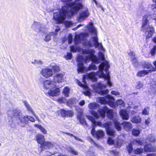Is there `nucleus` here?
Wrapping results in <instances>:
<instances>
[{
	"label": "nucleus",
	"instance_id": "35",
	"mask_svg": "<svg viewBox=\"0 0 156 156\" xmlns=\"http://www.w3.org/2000/svg\"><path fill=\"white\" fill-rule=\"evenodd\" d=\"M148 92L151 95L156 94V87L152 85L148 89Z\"/></svg>",
	"mask_w": 156,
	"mask_h": 156
},
{
	"label": "nucleus",
	"instance_id": "32",
	"mask_svg": "<svg viewBox=\"0 0 156 156\" xmlns=\"http://www.w3.org/2000/svg\"><path fill=\"white\" fill-rule=\"evenodd\" d=\"M88 107L90 109H95L99 107V105L95 103H91L89 104Z\"/></svg>",
	"mask_w": 156,
	"mask_h": 156
},
{
	"label": "nucleus",
	"instance_id": "57",
	"mask_svg": "<svg viewBox=\"0 0 156 156\" xmlns=\"http://www.w3.org/2000/svg\"><path fill=\"white\" fill-rule=\"evenodd\" d=\"M66 113V116L67 117H72L74 115L73 112L71 111H67Z\"/></svg>",
	"mask_w": 156,
	"mask_h": 156
},
{
	"label": "nucleus",
	"instance_id": "38",
	"mask_svg": "<svg viewBox=\"0 0 156 156\" xmlns=\"http://www.w3.org/2000/svg\"><path fill=\"white\" fill-rule=\"evenodd\" d=\"M143 86L144 84L143 83L140 81H138L134 86V87L137 89H141Z\"/></svg>",
	"mask_w": 156,
	"mask_h": 156
},
{
	"label": "nucleus",
	"instance_id": "16",
	"mask_svg": "<svg viewBox=\"0 0 156 156\" xmlns=\"http://www.w3.org/2000/svg\"><path fill=\"white\" fill-rule=\"evenodd\" d=\"M60 93L59 88L56 87L50 89L47 94L49 96L56 97L58 96Z\"/></svg>",
	"mask_w": 156,
	"mask_h": 156
},
{
	"label": "nucleus",
	"instance_id": "46",
	"mask_svg": "<svg viewBox=\"0 0 156 156\" xmlns=\"http://www.w3.org/2000/svg\"><path fill=\"white\" fill-rule=\"evenodd\" d=\"M95 47L96 48H98L99 50H102L103 51H105V49L104 48L101 43L98 42V44H97V45H96Z\"/></svg>",
	"mask_w": 156,
	"mask_h": 156
},
{
	"label": "nucleus",
	"instance_id": "23",
	"mask_svg": "<svg viewBox=\"0 0 156 156\" xmlns=\"http://www.w3.org/2000/svg\"><path fill=\"white\" fill-rule=\"evenodd\" d=\"M77 83L79 86L83 87L85 89L86 91L83 92L84 94L86 96H89L90 95V92L86 84H83L78 80H77Z\"/></svg>",
	"mask_w": 156,
	"mask_h": 156
},
{
	"label": "nucleus",
	"instance_id": "2",
	"mask_svg": "<svg viewBox=\"0 0 156 156\" xmlns=\"http://www.w3.org/2000/svg\"><path fill=\"white\" fill-rule=\"evenodd\" d=\"M99 58L97 57L99 59V62H102L101 63L99 66L98 71L95 73L93 72H91L86 76H84L83 77V82L85 83V79H88L93 81H95L97 80V78L96 75L98 76L99 77L103 78L107 81V84L111 87L112 86V83L110 80V76L108 70L109 67V65L108 62L105 59L104 55L101 52L98 53ZM97 64H98L97 63Z\"/></svg>",
	"mask_w": 156,
	"mask_h": 156
},
{
	"label": "nucleus",
	"instance_id": "61",
	"mask_svg": "<svg viewBox=\"0 0 156 156\" xmlns=\"http://www.w3.org/2000/svg\"><path fill=\"white\" fill-rule=\"evenodd\" d=\"M111 93L112 94L115 96L119 95L120 94V93L119 92H118L117 91L115 90H112L111 92Z\"/></svg>",
	"mask_w": 156,
	"mask_h": 156
},
{
	"label": "nucleus",
	"instance_id": "56",
	"mask_svg": "<svg viewBox=\"0 0 156 156\" xmlns=\"http://www.w3.org/2000/svg\"><path fill=\"white\" fill-rule=\"evenodd\" d=\"M68 42L69 44H70L73 41V36L71 34H69L68 37Z\"/></svg>",
	"mask_w": 156,
	"mask_h": 156
},
{
	"label": "nucleus",
	"instance_id": "9",
	"mask_svg": "<svg viewBox=\"0 0 156 156\" xmlns=\"http://www.w3.org/2000/svg\"><path fill=\"white\" fill-rule=\"evenodd\" d=\"M97 101L101 104H107L112 108L115 107L114 99L110 95H108L105 98L101 97L97 99Z\"/></svg>",
	"mask_w": 156,
	"mask_h": 156
},
{
	"label": "nucleus",
	"instance_id": "26",
	"mask_svg": "<svg viewBox=\"0 0 156 156\" xmlns=\"http://www.w3.org/2000/svg\"><path fill=\"white\" fill-rule=\"evenodd\" d=\"M23 103H24V104L25 105V106L26 107L27 110L28 111H30L32 113V114L34 115V116L38 120H39V119H38V117L34 114V112L32 110L31 107L27 103V102H26V101H24L23 102Z\"/></svg>",
	"mask_w": 156,
	"mask_h": 156
},
{
	"label": "nucleus",
	"instance_id": "24",
	"mask_svg": "<svg viewBox=\"0 0 156 156\" xmlns=\"http://www.w3.org/2000/svg\"><path fill=\"white\" fill-rule=\"evenodd\" d=\"M119 113L123 119L128 120L129 119V112L123 109L120 110Z\"/></svg>",
	"mask_w": 156,
	"mask_h": 156
},
{
	"label": "nucleus",
	"instance_id": "29",
	"mask_svg": "<svg viewBox=\"0 0 156 156\" xmlns=\"http://www.w3.org/2000/svg\"><path fill=\"white\" fill-rule=\"evenodd\" d=\"M149 73L148 71L144 70L139 71L137 73L136 76L139 77H141L144 76L145 75L148 74Z\"/></svg>",
	"mask_w": 156,
	"mask_h": 156
},
{
	"label": "nucleus",
	"instance_id": "3",
	"mask_svg": "<svg viewBox=\"0 0 156 156\" xmlns=\"http://www.w3.org/2000/svg\"><path fill=\"white\" fill-rule=\"evenodd\" d=\"M70 49L72 52H75L77 51L81 52L83 55V56L79 55L77 58L78 72H82L83 71L84 62L87 63L90 61H92L95 63H98L99 62V59H97V57L95 55V51L93 49L85 48H84L81 49L80 48H77L73 46L71 47Z\"/></svg>",
	"mask_w": 156,
	"mask_h": 156
},
{
	"label": "nucleus",
	"instance_id": "63",
	"mask_svg": "<svg viewBox=\"0 0 156 156\" xmlns=\"http://www.w3.org/2000/svg\"><path fill=\"white\" fill-rule=\"evenodd\" d=\"M132 107H131L130 111H131V113L132 114H135V113L138 112L140 111V110H134V109L132 110Z\"/></svg>",
	"mask_w": 156,
	"mask_h": 156
},
{
	"label": "nucleus",
	"instance_id": "48",
	"mask_svg": "<svg viewBox=\"0 0 156 156\" xmlns=\"http://www.w3.org/2000/svg\"><path fill=\"white\" fill-rule=\"evenodd\" d=\"M97 69L96 66L93 63L91 64L88 68V70L90 71L92 70H96Z\"/></svg>",
	"mask_w": 156,
	"mask_h": 156
},
{
	"label": "nucleus",
	"instance_id": "7",
	"mask_svg": "<svg viewBox=\"0 0 156 156\" xmlns=\"http://www.w3.org/2000/svg\"><path fill=\"white\" fill-rule=\"evenodd\" d=\"M87 118L92 122L93 126H98L101 127H105L107 133L108 135L114 136L115 132L112 129V124L111 122H108L107 123L102 124L100 122H96L94 118L90 115H87Z\"/></svg>",
	"mask_w": 156,
	"mask_h": 156
},
{
	"label": "nucleus",
	"instance_id": "36",
	"mask_svg": "<svg viewBox=\"0 0 156 156\" xmlns=\"http://www.w3.org/2000/svg\"><path fill=\"white\" fill-rule=\"evenodd\" d=\"M153 1L156 3L155 5H152V8L154 12H156V0H152ZM151 17L153 20L156 21V14H153L151 16Z\"/></svg>",
	"mask_w": 156,
	"mask_h": 156
},
{
	"label": "nucleus",
	"instance_id": "12",
	"mask_svg": "<svg viewBox=\"0 0 156 156\" xmlns=\"http://www.w3.org/2000/svg\"><path fill=\"white\" fill-rule=\"evenodd\" d=\"M106 86L107 84H105L101 82H99L96 87L94 88V89L96 92L101 95H103L104 94L107 93L108 92V90L105 91L103 90L105 89Z\"/></svg>",
	"mask_w": 156,
	"mask_h": 156
},
{
	"label": "nucleus",
	"instance_id": "33",
	"mask_svg": "<svg viewBox=\"0 0 156 156\" xmlns=\"http://www.w3.org/2000/svg\"><path fill=\"white\" fill-rule=\"evenodd\" d=\"M68 151L70 153L74 155H77L78 154V152L73 148L70 146H68L66 147Z\"/></svg>",
	"mask_w": 156,
	"mask_h": 156
},
{
	"label": "nucleus",
	"instance_id": "64",
	"mask_svg": "<svg viewBox=\"0 0 156 156\" xmlns=\"http://www.w3.org/2000/svg\"><path fill=\"white\" fill-rule=\"evenodd\" d=\"M123 141L121 140H119L117 143V145L118 147H120L123 144Z\"/></svg>",
	"mask_w": 156,
	"mask_h": 156
},
{
	"label": "nucleus",
	"instance_id": "50",
	"mask_svg": "<svg viewBox=\"0 0 156 156\" xmlns=\"http://www.w3.org/2000/svg\"><path fill=\"white\" fill-rule=\"evenodd\" d=\"M140 133V131L138 130L133 129L132 130V134L135 136H137Z\"/></svg>",
	"mask_w": 156,
	"mask_h": 156
},
{
	"label": "nucleus",
	"instance_id": "6",
	"mask_svg": "<svg viewBox=\"0 0 156 156\" xmlns=\"http://www.w3.org/2000/svg\"><path fill=\"white\" fill-rule=\"evenodd\" d=\"M8 115L12 118L18 119L20 122V125L22 127L24 126L28 122V115H24L22 114L19 109H14L12 111H9L7 112Z\"/></svg>",
	"mask_w": 156,
	"mask_h": 156
},
{
	"label": "nucleus",
	"instance_id": "21",
	"mask_svg": "<svg viewBox=\"0 0 156 156\" xmlns=\"http://www.w3.org/2000/svg\"><path fill=\"white\" fill-rule=\"evenodd\" d=\"M144 150L146 152H156V147H152L151 144H146L144 147Z\"/></svg>",
	"mask_w": 156,
	"mask_h": 156
},
{
	"label": "nucleus",
	"instance_id": "52",
	"mask_svg": "<svg viewBox=\"0 0 156 156\" xmlns=\"http://www.w3.org/2000/svg\"><path fill=\"white\" fill-rule=\"evenodd\" d=\"M127 149L129 154L131 153L133 150V148L131 144H130L127 147Z\"/></svg>",
	"mask_w": 156,
	"mask_h": 156
},
{
	"label": "nucleus",
	"instance_id": "51",
	"mask_svg": "<svg viewBox=\"0 0 156 156\" xmlns=\"http://www.w3.org/2000/svg\"><path fill=\"white\" fill-rule=\"evenodd\" d=\"M149 139L150 141L152 142H156V137L154 135H150L149 137Z\"/></svg>",
	"mask_w": 156,
	"mask_h": 156
},
{
	"label": "nucleus",
	"instance_id": "11",
	"mask_svg": "<svg viewBox=\"0 0 156 156\" xmlns=\"http://www.w3.org/2000/svg\"><path fill=\"white\" fill-rule=\"evenodd\" d=\"M31 28L37 32L44 33L46 30L45 27L43 24L35 21L31 25Z\"/></svg>",
	"mask_w": 156,
	"mask_h": 156
},
{
	"label": "nucleus",
	"instance_id": "13",
	"mask_svg": "<svg viewBox=\"0 0 156 156\" xmlns=\"http://www.w3.org/2000/svg\"><path fill=\"white\" fill-rule=\"evenodd\" d=\"M42 85L44 89L48 90L55 87L56 86V83L53 80L46 79L42 82Z\"/></svg>",
	"mask_w": 156,
	"mask_h": 156
},
{
	"label": "nucleus",
	"instance_id": "47",
	"mask_svg": "<svg viewBox=\"0 0 156 156\" xmlns=\"http://www.w3.org/2000/svg\"><path fill=\"white\" fill-rule=\"evenodd\" d=\"M44 156H68L66 155H63L61 154H60L58 155H52L51 154V153L49 152H46V154Z\"/></svg>",
	"mask_w": 156,
	"mask_h": 156
},
{
	"label": "nucleus",
	"instance_id": "54",
	"mask_svg": "<svg viewBox=\"0 0 156 156\" xmlns=\"http://www.w3.org/2000/svg\"><path fill=\"white\" fill-rule=\"evenodd\" d=\"M91 114L93 115L97 119L99 118V115L97 112L94 111H91L90 112Z\"/></svg>",
	"mask_w": 156,
	"mask_h": 156
},
{
	"label": "nucleus",
	"instance_id": "15",
	"mask_svg": "<svg viewBox=\"0 0 156 156\" xmlns=\"http://www.w3.org/2000/svg\"><path fill=\"white\" fill-rule=\"evenodd\" d=\"M66 78L65 74L64 72L58 73L55 75L53 77V81L56 83H61L63 82Z\"/></svg>",
	"mask_w": 156,
	"mask_h": 156
},
{
	"label": "nucleus",
	"instance_id": "49",
	"mask_svg": "<svg viewBox=\"0 0 156 156\" xmlns=\"http://www.w3.org/2000/svg\"><path fill=\"white\" fill-rule=\"evenodd\" d=\"M57 101L59 103H66V99L64 98H60L57 99Z\"/></svg>",
	"mask_w": 156,
	"mask_h": 156
},
{
	"label": "nucleus",
	"instance_id": "59",
	"mask_svg": "<svg viewBox=\"0 0 156 156\" xmlns=\"http://www.w3.org/2000/svg\"><path fill=\"white\" fill-rule=\"evenodd\" d=\"M72 57V54L70 53H68L65 56L67 59H70Z\"/></svg>",
	"mask_w": 156,
	"mask_h": 156
},
{
	"label": "nucleus",
	"instance_id": "39",
	"mask_svg": "<svg viewBox=\"0 0 156 156\" xmlns=\"http://www.w3.org/2000/svg\"><path fill=\"white\" fill-rule=\"evenodd\" d=\"M129 55L130 56L132 61L134 62V61H136V59L135 57V54L133 51H129L128 52Z\"/></svg>",
	"mask_w": 156,
	"mask_h": 156
},
{
	"label": "nucleus",
	"instance_id": "40",
	"mask_svg": "<svg viewBox=\"0 0 156 156\" xmlns=\"http://www.w3.org/2000/svg\"><path fill=\"white\" fill-rule=\"evenodd\" d=\"M55 34L53 32H50L47 35L45 36L44 40L46 42H48L51 40V36Z\"/></svg>",
	"mask_w": 156,
	"mask_h": 156
},
{
	"label": "nucleus",
	"instance_id": "44",
	"mask_svg": "<svg viewBox=\"0 0 156 156\" xmlns=\"http://www.w3.org/2000/svg\"><path fill=\"white\" fill-rule=\"evenodd\" d=\"M149 108L148 107L145 108L142 112V114L144 115H149Z\"/></svg>",
	"mask_w": 156,
	"mask_h": 156
},
{
	"label": "nucleus",
	"instance_id": "19",
	"mask_svg": "<svg viewBox=\"0 0 156 156\" xmlns=\"http://www.w3.org/2000/svg\"><path fill=\"white\" fill-rule=\"evenodd\" d=\"M89 15V12L87 9L83 11L80 14V17L78 18L79 22L83 21L85 18L88 16Z\"/></svg>",
	"mask_w": 156,
	"mask_h": 156
},
{
	"label": "nucleus",
	"instance_id": "41",
	"mask_svg": "<svg viewBox=\"0 0 156 156\" xmlns=\"http://www.w3.org/2000/svg\"><path fill=\"white\" fill-rule=\"evenodd\" d=\"M70 92V89L67 87H65L63 91V93L66 97H68L69 95Z\"/></svg>",
	"mask_w": 156,
	"mask_h": 156
},
{
	"label": "nucleus",
	"instance_id": "60",
	"mask_svg": "<svg viewBox=\"0 0 156 156\" xmlns=\"http://www.w3.org/2000/svg\"><path fill=\"white\" fill-rule=\"evenodd\" d=\"M151 120L150 118H148L147 119H145V125H147V126H148L151 122Z\"/></svg>",
	"mask_w": 156,
	"mask_h": 156
},
{
	"label": "nucleus",
	"instance_id": "42",
	"mask_svg": "<svg viewBox=\"0 0 156 156\" xmlns=\"http://www.w3.org/2000/svg\"><path fill=\"white\" fill-rule=\"evenodd\" d=\"M133 144L136 145H142L144 144V141L143 140L135 139L134 140Z\"/></svg>",
	"mask_w": 156,
	"mask_h": 156
},
{
	"label": "nucleus",
	"instance_id": "53",
	"mask_svg": "<svg viewBox=\"0 0 156 156\" xmlns=\"http://www.w3.org/2000/svg\"><path fill=\"white\" fill-rule=\"evenodd\" d=\"M67 111L64 109H62L60 110V114L63 117H66L67 116Z\"/></svg>",
	"mask_w": 156,
	"mask_h": 156
},
{
	"label": "nucleus",
	"instance_id": "43",
	"mask_svg": "<svg viewBox=\"0 0 156 156\" xmlns=\"http://www.w3.org/2000/svg\"><path fill=\"white\" fill-rule=\"evenodd\" d=\"M116 104L118 106L120 105L121 107H124L125 104L124 101L122 99L117 100L116 102Z\"/></svg>",
	"mask_w": 156,
	"mask_h": 156
},
{
	"label": "nucleus",
	"instance_id": "1",
	"mask_svg": "<svg viewBox=\"0 0 156 156\" xmlns=\"http://www.w3.org/2000/svg\"><path fill=\"white\" fill-rule=\"evenodd\" d=\"M75 2H72V0H61L65 6L62 7L58 12L54 13V19L59 23H62L66 16L70 17L76 13L82 7V4L77 3L80 0H75Z\"/></svg>",
	"mask_w": 156,
	"mask_h": 156
},
{
	"label": "nucleus",
	"instance_id": "4",
	"mask_svg": "<svg viewBox=\"0 0 156 156\" xmlns=\"http://www.w3.org/2000/svg\"><path fill=\"white\" fill-rule=\"evenodd\" d=\"M98 112L102 118L105 116L106 112L107 113V115L109 119H112L114 122V126L115 128L118 131H120L122 128L120 126V124L117 121L116 117L117 113L116 112H113L112 110L108 109L106 107H105L103 108H100L98 110Z\"/></svg>",
	"mask_w": 156,
	"mask_h": 156
},
{
	"label": "nucleus",
	"instance_id": "37",
	"mask_svg": "<svg viewBox=\"0 0 156 156\" xmlns=\"http://www.w3.org/2000/svg\"><path fill=\"white\" fill-rule=\"evenodd\" d=\"M31 63L32 64L34 65H41L43 64L42 61L40 59H33L31 61Z\"/></svg>",
	"mask_w": 156,
	"mask_h": 156
},
{
	"label": "nucleus",
	"instance_id": "18",
	"mask_svg": "<svg viewBox=\"0 0 156 156\" xmlns=\"http://www.w3.org/2000/svg\"><path fill=\"white\" fill-rule=\"evenodd\" d=\"M143 67L145 69H147L146 70L148 71L149 73L152 72L156 71V68L154 67L151 63L148 62H146L143 64Z\"/></svg>",
	"mask_w": 156,
	"mask_h": 156
},
{
	"label": "nucleus",
	"instance_id": "10",
	"mask_svg": "<svg viewBox=\"0 0 156 156\" xmlns=\"http://www.w3.org/2000/svg\"><path fill=\"white\" fill-rule=\"evenodd\" d=\"M92 37L90 41H86L84 43V45L85 47H95L98 44V37L97 34L91 35Z\"/></svg>",
	"mask_w": 156,
	"mask_h": 156
},
{
	"label": "nucleus",
	"instance_id": "45",
	"mask_svg": "<svg viewBox=\"0 0 156 156\" xmlns=\"http://www.w3.org/2000/svg\"><path fill=\"white\" fill-rule=\"evenodd\" d=\"M134 151L135 154H140L143 152V149L141 148H137L134 150Z\"/></svg>",
	"mask_w": 156,
	"mask_h": 156
},
{
	"label": "nucleus",
	"instance_id": "25",
	"mask_svg": "<svg viewBox=\"0 0 156 156\" xmlns=\"http://www.w3.org/2000/svg\"><path fill=\"white\" fill-rule=\"evenodd\" d=\"M124 129L126 131H129L132 128V124L131 123L129 122H125L122 123Z\"/></svg>",
	"mask_w": 156,
	"mask_h": 156
},
{
	"label": "nucleus",
	"instance_id": "55",
	"mask_svg": "<svg viewBox=\"0 0 156 156\" xmlns=\"http://www.w3.org/2000/svg\"><path fill=\"white\" fill-rule=\"evenodd\" d=\"M87 156H96L95 154L94 153L90 151H88L87 152Z\"/></svg>",
	"mask_w": 156,
	"mask_h": 156
},
{
	"label": "nucleus",
	"instance_id": "58",
	"mask_svg": "<svg viewBox=\"0 0 156 156\" xmlns=\"http://www.w3.org/2000/svg\"><path fill=\"white\" fill-rule=\"evenodd\" d=\"M108 143L109 145L114 144V140L111 137H109L108 140Z\"/></svg>",
	"mask_w": 156,
	"mask_h": 156
},
{
	"label": "nucleus",
	"instance_id": "30",
	"mask_svg": "<svg viewBox=\"0 0 156 156\" xmlns=\"http://www.w3.org/2000/svg\"><path fill=\"white\" fill-rule=\"evenodd\" d=\"M131 122L135 123H138L141 122V118L139 116H136L132 118Z\"/></svg>",
	"mask_w": 156,
	"mask_h": 156
},
{
	"label": "nucleus",
	"instance_id": "20",
	"mask_svg": "<svg viewBox=\"0 0 156 156\" xmlns=\"http://www.w3.org/2000/svg\"><path fill=\"white\" fill-rule=\"evenodd\" d=\"M36 140L37 143L42 146L45 141L44 136L41 134H38L36 136Z\"/></svg>",
	"mask_w": 156,
	"mask_h": 156
},
{
	"label": "nucleus",
	"instance_id": "34",
	"mask_svg": "<svg viewBox=\"0 0 156 156\" xmlns=\"http://www.w3.org/2000/svg\"><path fill=\"white\" fill-rule=\"evenodd\" d=\"M76 100L75 98H73L70 99L68 100L66 99V103L68 105L70 106L76 104Z\"/></svg>",
	"mask_w": 156,
	"mask_h": 156
},
{
	"label": "nucleus",
	"instance_id": "17",
	"mask_svg": "<svg viewBox=\"0 0 156 156\" xmlns=\"http://www.w3.org/2000/svg\"><path fill=\"white\" fill-rule=\"evenodd\" d=\"M94 128H93L91 131V134L97 139L103 138L104 136V133L102 130H99L97 131H94Z\"/></svg>",
	"mask_w": 156,
	"mask_h": 156
},
{
	"label": "nucleus",
	"instance_id": "8",
	"mask_svg": "<svg viewBox=\"0 0 156 156\" xmlns=\"http://www.w3.org/2000/svg\"><path fill=\"white\" fill-rule=\"evenodd\" d=\"M86 30L88 33H81L79 35L76 34L75 35V43L76 44L78 43L81 39H83L84 37L88 36L89 33L91 35L97 34V31L94 26L93 24L92 23H89L86 27Z\"/></svg>",
	"mask_w": 156,
	"mask_h": 156
},
{
	"label": "nucleus",
	"instance_id": "31",
	"mask_svg": "<svg viewBox=\"0 0 156 156\" xmlns=\"http://www.w3.org/2000/svg\"><path fill=\"white\" fill-rule=\"evenodd\" d=\"M53 144L50 142L44 141L41 147H44L46 148H50L53 147Z\"/></svg>",
	"mask_w": 156,
	"mask_h": 156
},
{
	"label": "nucleus",
	"instance_id": "28",
	"mask_svg": "<svg viewBox=\"0 0 156 156\" xmlns=\"http://www.w3.org/2000/svg\"><path fill=\"white\" fill-rule=\"evenodd\" d=\"M34 126L39 129L41 132L44 134H47V130L41 125L38 124H35Z\"/></svg>",
	"mask_w": 156,
	"mask_h": 156
},
{
	"label": "nucleus",
	"instance_id": "14",
	"mask_svg": "<svg viewBox=\"0 0 156 156\" xmlns=\"http://www.w3.org/2000/svg\"><path fill=\"white\" fill-rule=\"evenodd\" d=\"M40 74L45 78H48L51 77L53 74L52 70L49 67L42 69L40 72Z\"/></svg>",
	"mask_w": 156,
	"mask_h": 156
},
{
	"label": "nucleus",
	"instance_id": "5",
	"mask_svg": "<svg viewBox=\"0 0 156 156\" xmlns=\"http://www.w3.org/2000/svg\"><path fill=\"white\" fill-rule=\"evenodd\" d=\"M150 16L145 15L143 17L142 21V25L141 30L145 32V34L147 39H148L152 37L154 32L153 26L149 24Z\"/></svg>",
	"mask_w": 156,
	"mask_h": 156
},
{
	"label": "nucleus",
	"instance_id": "62",
	"mask_svg": "<svg viewBox=\"0 0 156 156\" xmlns=\"http://www.w3.org/2000/svg\"><path fill=\"white\" fill-rule=\"evenodd\" d=\"M151 53L152 56H153L155 53H156V46L154 47L151 50Z\"/></svg>",
	"mask_w": 156,
	"mask_h": 156
},
{
	"label": "nucleus",
	"instance_id": "22",
	"mask_svg": "<svg viewBox=\"0 0 156 156\" xmlns=\"http://www.w3.org/2000/svg\"><path fill=\"white\" fill-rule=\"evenodd\" d=\"M82 113L83 111L82 110L80 109L77 115V118L80 121L81 124L83 125H87V123L83 118V117L82 116Z\"/></svg>",
	"mask_w": 156,
	"mask_h": 156
},
{
	"label": "nucleus",
	"instance_id": "27",
	"mask_svg": "<svg viewBox=\"0 0 156 156\" xmlns=\"http://www.w3.org/2000/svg\"><path fill=\"white\" fill-rule=\"evenodd\" d=\"M49 68L52 70V72H57L59 70V68L58 66L56 65L54 63H52L49 66Z\"/></svg>",
	"mask_w": 156,
	"mask_h": 156
}]
</instances>
